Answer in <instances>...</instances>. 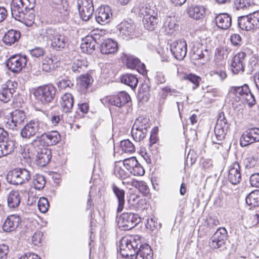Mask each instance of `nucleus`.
I'll return each instance as SVG.
<instances>
[{
	"label": "nucleus",
	"instance_id": "2",
	"mask_svg": "<svg viewBox=\"0 0 259 259\" xmlns=\"http://www.w3.org/2000/svg\"><path fill=\"white\" fill-rule=\"evenodd\" d=\"M56 88L52 84L40 86L33 92L35 99L42 105H48L55 98Z\"/></svg>",
	"mask_w": 259,
	"mask_h": 259
},
{
	"label": "nucleus",
	"instance_id": "11",
	"mask_svg": "<svg viewBox=\"0 0 259 259\" xmlns=\"http://www.w3.org/2000/svg\"><path fill=\"white\" fill-rule=\"evenodd\" d=\"M27 61L26 56L15 55L8 59L6 66L12 72L18 73L25 67Z\"/></svg>",
	"mask_w": 259,
	"mask_h": 259
},
{
	"label": "nucleus",
	"instance_id": "7",
	"mask_svg": "<svg viewBox=\"0 0 259 259\" xmlns=\"http://www.w3.org/2000/svg\"><path fill=\"white\" fill-rule=\"evenodd\" d=\"M35 149L34 153L29 155L30 158H33L35 156V161L37 165L40 166H46L52 158V152L51 149L44 146L33 147Z\"/></svg>",
	"mask_w": 259,
	"mask_h": 259
},
{
	"label": "nucleus",
	"instance_id": "35",
	"mask_svg": "<svg viewBox=\"0 0 259 259\" xmlns=\"http://www.w3.org/2000/svg\"><path fill=\"white\" fill-rule=\"evenodd\" d=\"M121 82L130 87L132 89H135L138 84V80L137 77L132 74H126L120 78Z\"/></svg>",
	"mask_w": 259,
	"mask_h": 259
},
{
	"label": "nucleus",
	"instance_id": "39",
	"mask_svg": "<svg viewBox=\"0 0 259 259\" xmlns=\"http://www.w3.org/2000/svg\"><path fill=\"white\" fill-rule=\"evenodd\" d=\"M41 68L44 71L46 72H51L54 70L55 68V65L53 59L48 57L44 59L41 62Z\"/></svg>",
	"mask_w": 259,
	"mask_h": 259
},
{
	"label": "nucleus",
	"instance_id": "6",
	"mask_svg": "<svg viewBox=\"0 0 259 259\" xmlns=\"http://www.w3.org/2000/svg\"><path fill=\"white\" fill-rule=\"evenodd\" d=\"M228 238V233L225 228H219L211 236L209 242L210 248L213 249H218L220 251L227 249L226 246V241Z\"/></svg>",
	"mask_w": 259,
	"mask_h": 259
},
{
	"label": "nucleus",
	"instance_id": "40",
	"mask_svg": "<svg viewBox=\"0 0 259 259\" xmlns=\"http://www.w3.org/2000/svg\"><path fill=\"white\" fill-rule=\"evenodd\" d=\"M228 130L220 128L219 127H214L215 139H212V143L221 145L223 140L225 139Z\"/></svg>",
	"mask_w": 259,
	"mask_h": 259
},
{
	"label": "nucleus",
	"instance_id": "34",
	"mask_svg": "<svg viewBox=\"0 0 259 259\" xmlns=\"http://www.w3.org/2000/svg\"><path fill=\"white\" fill-rule=\"evenodd\" d=\"M229 92L237 97L243 98L247 93H250V89L247 84H244L241 86L232 87L229 90Z\"/></svg>",
	"mask_w": 259,
	"mask_h": 259
},
{
	"label": "nucleus",
	"instance_id": "54",
	"mask_svg": "<svg viewBox=\"0 0 259 259\" xmlns=\"http://www.w3.org/2000/svg\"><path fill=\"white\" fill-rule=\"evenodd\" d=\"M121 162L115 163L114 169V173L116 177L121 179H125L128 176V173L125 171L119 164Z\"/></svg>",
	"mask_w": 259,
	"mask_h": 259
},
{
	"label": "nucleus",
	"instance_id": "8",
	"mask_svg": "<svg viewBox=\"0 0 259 259\" xmlns=\"http://www.w3.org/2000/svg\"><path fill=\"white\" fill-rule=\"evenodd\" d=\"M141 221L139 214L131 212H124L118 220L119 228L123 230H130L137 226Z\"/></svg>",
	"mask_w": 259,
	"mask_h": 259
},
{
	"label": "nucleus",
	"instance_id": "50",
	"mask_svg": "<svg viewBox=\"0 0 259 259\" xmlns=\"http://www.w3.org/2000/svg\"><path fill=\"white\" fill-rule=\"evenodd\" d=\"M120 148L125 153H132L135 151V147L133 144L128 139L120 142Z\"/></svg>",
	"mask_w": 259,
	"mask_h": 259
},
{
	"label": "nucleus",
	"instance_id": "12",
	"mask_svg": "<svg viewBox=\"0 0 259 259\" xmlns=\"http://www.w3.org/2000/svg\"><path fill=\"white\" fill-rule=\"evenodd\" d=\"M43 123L37 120H31L21 130V135L24 138L29 139L37 133L42 131Z\"/></svg>",
	"mask_w": 259,
	"mask_h": 259
},
{
	"label": "nucleus",
	"instance_id": "17",
	"mask_svg": "<svg viewBox=\"0 0 259 259\" xmlns=\"http://www.w3.org/2000/svg\"><path fill=\"white\" fill-rule=\"evenodd\" d=\"M101 38L99 34L94 33L91 36H87L83 39L81 44L80 48L83 52L88 54H92L95 51L96 44H99L98 41Z\"/></svg>",
	"mask_w": 259,
	"mask_h": 259
},
{
	"label": "nucleus",
	"instance_id": "32",
	"mask_svg": "<svg viewBox=\"0 0 259 259\" xmlns=\"http://www.w3.org/2000/svg\"><path fill=\"white\" fill-rule=\"evenodd\" d=\"M21 200L18 191H11L7 197L8 205L11 208H16L20 205Z\"/></svg>",
	"mask_w": 259,
	"mask_h": 259
},
{
	"label": "nucleus",
	"instance_id": "64",
	"mask_svg": "<svg viewBox=\"0 0 259 259\" xmlns=\"http://www.w3.org/2000/svg\"><path fill=\"white\" fill-rule=\"evenodd\" d=\"M251 186L259 188V173H254L250 177L249 180Z\"/></svg>",
	"mask_w": 259,
	"mask_h": 259
},
{
	"label": "nucleus",
	"instance_id": "10",
	"mask_svg": "<svg viewBox=\"0 0 259 259\" xmlns=\"http://www.w3.org/2000/svg\"><path fill=\"white\" fill-rule=\"evenodd\" d=\"M79 15L83 21H88L94 11L93 0H77Z\"/></svg>",
	"mask_w": 259,
	"mask_h": 259
},
{
	"label": "nucleus",
	"instance_id": "44",
	"mask_svg": "<svg viewBox=\"0 0 259 259\" xmlns=\"http://www.w3.org/2000/svg\"><path fill=\"white\" fill-rule=\"evenodd\" d=\"M150 87L146 83H142L139 89V96L143 100L147 101L150 97Z\"/></svg>",
	"mask_w": 259,
	"mask_h": 259
},
{
	"label": "nucleus",
	"instance_id": "28",
	"mask_svg": "<svg viewBox=\"0 0 259 259\" xmlns=\"http://www.w3.org/2000/svg\"><path fill=\"white\" fill-rule=\"evenodd\" d=\"M187 13L190 17L196 20H199L204 17L205 8L200 5L192 6L187 9Z\"/></svg>",
	"mask_w": 259,
	"mask_h": 259
},
{
	"label": "nucleus",
	"instance_id": "56",
	"mask_svg": "<svg viewBox=\"0 0 259 259\" xmlns=\"http://www.w3.org/2000/svg\"><path fill=\"white\" fill-rule=\"evenodd\" d=\"M164 26L165 29H168L169 30H175L179 27L174 17H167L164 23Z\"/></svg>",
	"mask_w": 259,
	"mask_h": 259
},
{
	"label": "nucleus",
	"instance_id": "36",
	"mask_svg": "<svg viewBox=\"0 0 259 259\" xmlns=\"http://www.w3.org/2000/svg\"><path fill=\"white\" fill-rule=\"evenodd\" d=\"M246 203L252 207L259 206V191L256 190L250 192L245 199Z\"/></svg>",
	"mask_w": 259,
	"mask_h": 259
},
{
	"label": "nucleus",
	"instance_id": "33",
	"mask_svg": "<svg viewBox=\"0 0 259 259\" xmlns=\"http://www.w3.org/2000/svg\"><path fill=\"white\" fill-rule=\"evenodd\" d=\"M74 103L73 98L70 93H65L62 97L61 105L65 113L71 112Z\"/></svg>",
	"mask_w": 259,
	"mask_h": 259
},
{
	"label": "nucleus",
	"instance_id": "30",
	"mask_svg": "<svg viewBox=\"0 0 259 259\" xmlns=\"http://www.w3.org/2000/svg\"><path fill=\"white\" fill-rule=\"evenodd\" d=\"M21 37L19 31L11 29L8 30L3 38L4 43L8 46H11L17 42Z\"/></svg>",
	"mask_w": 259,
	"mask_h": 259
},
{
	"label": "nucleus",
	"instance_id": "19",
	"mask_svg": "<svg viewBox=\"0 0 259 259\" xmlns=\"http://www.w3.org/2000/svg\"><path fill=\"white\" fill-rule=\"evenodd\" d=\"M119 30L118 36L123 39H128L133 36L135 32V26L133 23L127 21L121 22L117 26Z\"/></svg>",
	"mask_w": 259,
	"mask_h": 259
},
{
	"label": "nucleus",
	"instance_id": "58",
	"mask_svg": "<svg viewBox=\"0 0 259 259\" xmlns=\"http://www.w3.org/2000/svg\"><path fill=\"white\" fill-rule=\"evenodd\" d=\"M37 206L40 212L46 213L48 210L49 207L48 199L45 197L40 198L38 201Z\"/></svg>",
	"mask_w": 259,
	"mask_h": 259
},
{
	"label": "nucleus",
	"instance_id": "57",
	"mask_svg": "<svg viewBox=\"0 0 259 259\" xmlns=\"http://www.w3.org/2000/svg\"><path fill=\"white\" fill-rule=\"evenodd\" d=\"M128 238V241L131 242H129L132 246H133V255H135V253L137 252L138 249L139 248L140 245L142 244L141 243L140 239V237L138 235L135 236L134 237H127Z\"/></svg>",
	"mask_w": 259,
	"mask_h": 259
},
{
	"label": "nucleus",
	"instance_id": "47",
	"mask_svg": "<svg viewBox=\"0 0 259 259\" xmlns=\"http://www.w3.org/2000/svg\"><path fill=\"white\" fill-rule=\"evenodd\" d=\"M254 143L252 135H250L249 130L244 132L240 138V145L241 147H245Z\"/></svg>",
	"mask_w": 259,
	"mask_h": 259
},
{
	"label": "nucleus",
	"instance_id": "31",
	"mask_svg": "<svg viewBox=\"0 0 259 259\" xmlns=\"http://www.w3.org/2000/svg\"><path fill=\"white\" fill-rule=\"evenodd\" d=\"M136 254V259H152L153 253L150 246L147 244H140Z\"/></svg>",
	"mask_w": 259,
	"mask_h": 259
},
{
	"label": "nucleus",
	"instance_id": "41",
	"mask_svg": "<svg viewBox=\"0 0 259 259\" xmlns=\"http://www.w3.org/2000/svg\"><path fill=\"white\" fill-rule=\"evenodd\" d=\"M93 81L92 77L88 74H82L79 77V85L82 90H87L91 85Z\"/></svg>",
	"mask_w": 259,
	"mask_h": 259
},
{
	"label": "nucleus",
	"instance_id": "22",
	"mask_svg": "<svg viewBox=\"0 0 259 259\" xmlns=\"http://www.w3.org/2000/svg\"><path fill=\"white\" fill-rule=\"evenodd\" d=\"M237 21L239 28L242 30L248 31L256 28L253 14L240 16Z\"/></svg>",
	"mask_w": 259,
	"mask_h": 259
},
{
	"label": "nucleus",
	"instance_id": "49",
	"mask_svg": "<svg viewBox=\"0 0 259 259\" xmlns=\"http://www.w3.org/2000/svg\"><path fill=\"white\" fill-rule=\"evenodd\" d=\"M56 32L55 30L48 27L40 30L39 31V35L43 38L46 39L47 40H50L51 41L52 39L54 37Z\"/></svg>",
	"mask_w": 259,
	"mask_h": 259
},
{
	"label": "nucleus",
	"instance_id": "51",
	"mask_svg": "<svg viewBox=\"0 0 259 259\" xmlns=\"http://www.w3.org/2000/svg\"><path fill=\"white\" fill-rule=\"evenodd\" d=\"M184 79L188 80L190 82L192 83L193 84L192 89L195 90L199 87L201 78L195 74L189 73L185 75Z\"/></svg>",
	"mask_w": 259,
	"mask_h": 259
},
{
	"label": "nucleus",
	"instance_id": "45",
	"mask_svg": "<svg viewBox=\"0 0 259 259\" xmlns=\"http://www.w3.org/2000/svg\"><path fill=\"white\" fill-rule=\"evenodd\" d=\"M60 91L72 89L74 87V83L68 78L61 79L56 83Z\"/></svg>",
	"mask_w": 259,
	"mask_h": 259
},
{
	"label": "nucleus",
	"instance_id": "24",
	"mask_svg": "<svg viewBox=\"0 0 259 259\" xmlns=\"http://www.w3.org/2000/svg\"><path fill=\"white\" fill-rule=\"evenodd\" d=\"M51 6L54 12L60 17L68 14V4L66 0H52Z\"/></svg>",
	"mask_w": 259,
	"mask_h": 259
},
{
	"label": "nucleus",
	"instance_id": "53",
	"mask_svg": "<svg viewBox=\"0 0 259 259\" xmlns=\"http://www.w3.org/2000/svg\"><path fill=\"white\" fill-rule=\"evenodd\" d=\"M138 161L135 157H132L124 159L121 164L130 172L138 164Z\"/></svg>",
	"mask_w": 259,
	"mask_h": 259
},
{
	"label": "nucleus",
	"instance_id": "42",
	"mask_svg": "<svg viewBox=\"0 0 259 259\" xmlns=\"http://www.w3.org/2000/svg\"><path fill=\"white\" fill-rule=\"evenodd\" d=\"M132 185L138 189L144 196H147L150 193V189L144 181H136L133 182Z\"/></svg>",
	"mask_w": 259,
	"mask_h": 259
},
{
	"label": "nucleus",
	"instance_id": "23",
	"mask_svg": "<svg viewBox=\"0 0 259 259\" xmlns=\"http://www.w3.org/2000/svg\"><path fill=\"white\" fill-rule=\"evenodd\" d=\"M112 16V13L111 8L108 6H105L98 9L96 20L98 23L104 25L110 21Z\"/></svg>",
	"mask_w": 259,
	"mask_h": 259
},
{
	"label": "nucleus",
	"instance_id": "3",
	"mask_svg": "<svg viewBox=\"0 0 259 259\" xmlns=\"http://www.w3.org/2000/svg\"><path fill=\"white\" fill-rule=\"evenodd\" d=\"M155 8H151L144 5L140 8L139 13L144 16L143 24L145 29L149 30H154L157 26L159 19L157 17V12Z\"/></svg>",
	"mask_w": 259,
	"mask_h": 259
},
{
	"label": "nucleus",
	"instance_id": "63",
	"mask_svg": "<svg viewBox=\"0 0 259 259\" xmlns=\"http://www.w3.org/2000/svg\"><path fill=\"white\" fill-rule=\"evenodd\" d=\"M231 43L236 47H239L242 44L241 36L238 34L234 33L230 37Z\"/></svg>",
	"mask_w": 259,
	"mask_h": 259
},
{
	"label": "nucleus",
	"instance_id": "5",
	"mask_svg": "<svg viewBox=\"0 0 259 259\" xmlns=\"http://www.w3.org/2000/svg\"><path fill=\"white\" fill-rule=\"evenodd\" d=\"M60 140V134L56 131H52L37 137V139L33 140L31 144L33 147H38L39 145L48 147L56 145Z\"/></svg>",
	"mask_w": 259,
	"mask_h": 259
},
{
	"label": "nucleus",
	"instance_id": "21",
	"mask_svg": "<svg viewBox=\"0 0 259 259\" xmlns=\"http://www.w3.org/2000/svg\"><path fill=\"white\" fill-rule=\"evenodd\" d=\"M51 45L57 51H61L68 45V38L64 33L56 32L52 39Z\"/></svg>",
	"mask_w": 259,
	"mask_h": 259
},
{
	"label": "nucleus",
	"instance_id": "29",
	"mask_svg": "<svg viewBox=\"0 0 259 259\" xmlns=\"http://www.w3.org/2000/svg\"><path fill=\"white\" fill-rule=\"evenodd\" d=\"M112 190L118 200L117 211L120 212L123 210L125 203V191L117 187L115 184L112 185Z\"/></svg>",
	"mask_w": 259,
	"mask_h": 259
},
{
	"label": "nucleus",
	"instance_id": "62",
	"mask_svg": "<svg viewBox=\"0 0 259 259\" xmlns=\"http://www.w3.org/2000/svg\"><path fill=\"white\" fill-rule=\"evenodd\" d=\"M134 176H141L145 174V170L143 166L138 162L135 167L130 171Z\"/></svg>",
	"mask_w": 259,
	"mask_h": 259
},
{
	"label": "nucleus",
	"instance_id": "20",
	"mask_svg": "<svg viewBox=\"0 0 259 259\" xmlns=\"http://www.w3.org/2000/svg\"><path fill=\"white\" fill-rule=\"evenodd\" d=\"M228 179L233 185H237L242 180L239 163L236 161L231 164L228 168Z\"/></svg>",
	"mask_w": 259,
	"mask_h": 259
},
{
	"label": "nucleus",
	"instance_id": "14",
	"mask_svg": "<svg viewBox=\"0 0 259 259\" xmlns=\"http://www.w3.org/2000/svg\"><path fill=\"white\" fill-rule=\"evenodd\" d=\"M246 54L244 52L236 54L231 60L230 69L234 74L243 73L245 70Z\"/></svg>",
	"mask_w": 259,
	"mask_h": 259
},
{
	"label": "nucleus",
	"instance_id": "27",
	"mask_svg": "<svg viewBox=\"0 0 259 259\" xmlns=\"http://www.w3.org/2000/svg\"><path fill=\"white\" fill-rule=\"evenodd\" d=\"M217 26L222 29H228L232 24V17L227 13H221L215 18Z\"/></svg>",
	"mask_w": 259,
	"mask_h": 259
},
{
	"label": "nucleus",
	"instance_id": "52",
	"mask_svg": "<svg viewBox=\"0 0 259 259\" xmlns=\"http://www.w3.org/2000/svg\"><path fill=\"white\" fill-rule=\"evenodd\" d=\"M147 133L146 130H140L132 127V136L136 142H139L144 139Z\"/></svg>",
	"mask_w": 259,
	"mask_h": 259
},
{
	"label": "nucleus",
	"instance_id": "18",
	"mask_svg": "<svg viewBox=\"0 0 259 259\" xmlns=\"http://www.w3.org/2000/svg\"><path fill=\"white\" fill-rule=\"evenodd\" d=\"M123 59L126 61L127 68L136 69L138 72L142 74L146 72L145 64L137 57L131 55H125Z\"/></svg>",
	"mask_w": 259,
	"mask_h": 259
},
{
	"label": "nucleus",
	"instance_id": "9",
	"mask_svg": "<svg viewBox=\"0 0 259 259\" xmlns=\"http://www.w3.org/2000/svg\"><path fill=\"white\" fill-rule=\"evenodd\" d=\"M15 142L9 140L7 132L0 127V157L11 154L14 150Z\"/></svg>",
	"mask_w": 259,
	"mask_h": 259
},
{
	"label": "nucleus",
	"instance_id": "48",
	"mask_svg": "<svg viewBox=\"0 0 259 259\" xmlns=\"http://www.w3.org/2000/svg\"><path fill=\"white\" fill-rule=\"evenodd\" d=\"M13 93L14 91L12 88L5 89L2 87L0 90V100L5 103L8 102L12 97Z\"/></svg>",
	"mask_w": 259,
	"mask_h": 259
},
{
	"label": "nucleus",
	"instance_id": "43",
	"mask_svg": "<svg viewBox=\"0 0 259 259\" xmlns=\"http://www.w3.org/2000/svg\"><path fill=\"white\" fill-rule=\"evenodd\" d=\"M253 0H234V8L245 10L253 5Z\"/></svg>",
	"mask_w": 259,
	"mask_h": 259
},
{
	"label": "nucleus",
	"instance_id": "25",
	"mask_svg": "<svg viewBox=\"0 0 259 259\" xmlns=\"http://www.w3.org/2000/svg\"><path fill=\"white\" fill-rule=\"evenodd\" d=\"M118 49L117 42L111 38L103 40L100 46V52L103 54H114Z\"/></svg>",
	"mask_w": 259,
	"mask_h": 259
},
{
	"label": "nucleus",
	"instance_id": "26",
	"mask_svg": "<svg viewBox=\"0 0 259 259\" xmlns=\"http://www.w3.org/2000/svg\"><path fill=\"white\" fill-rule=\"evenodd\" d=\"M21 221V219L19 215H11L7 217L3 225L4 231L10 232L15 230Z\"/></svg>",
	"mask_w": 259,
	"mask_h": 259
},
{
	"label": "nucleus",
	"instance_id": "16",
	"mask_svg": "<svg viewBox=\"0 0 259 259\" xmlns=\"http://www.w3.org/2000/svg\"><path fill=\"white\" fill-rule=\"evenodd\" d=\"M131 99L130 95L125 92H120L118 94L110 97L109 103L119 108H123L128 106Z\"/></svg>",
	"mask_w": 259,
	"mask_h": 259
},
{
	"label": "nucleus",
	"instance_id": "4",
	"mask_svg": "<svg viewBox=\"0 0 259 259\" xmlns=\"http://www.w3.org/2000/svg\"><path fill=\"white\" fill-rule=\"evenodd\" d=\"M30 178V172L27 169L15 168L8 172L6 179L10 184L18 185L28 182Z\"/></svg>",
	"mask_w": 259,
	"mask_h": 259
},
{
	"label": "nucleus",
	"instance_id": "59",
	"mask_svg": "<svg viewBox=\"0 0 259 259\" xmlns=\"http://www.w3.org/2000/svg\"><path fill=\"white\" fill-rule=\"evenodd\" d=\"M132 127L140 130H146L147 131L148 128H149L150 126L146 119H143L141 121L139 119H137Z\"/></svg>",
	"mask_w": 259,
	"mask_h": 259
},
{
	"label": "nucleus",
	"instance_id": "46",
	"mask_svg": "<svg viewBox=\"0 0 259 259\" xmlns=\"http://www.w3.org/2000/svg\"><path fill=\"white\" fill-rule=\"evenodd\" d=\"M129 242L128 238L127 237H123L120 241L119 248L120 249V253L123 256H132L133 254L132 252H127V246Z\"/></svg>",
	"mask_w": 259,
	"mask_h": 259
},
{
	"label": "nucleus",
	"instance_id": "13",
	"mask_svg": "<svg viewBox=\"0 0 259 259\" xmlns=\"http://www.w3.org/2000/svg\"><path fill=\"white\" fill-rule=\"evenodd\" d=\"M25 118L23 111L16 110L11 113L10 117L6 118L4 123L7 127L14 130L24 121Z\"/></svg>",
	"mask_w": 259,
	"mask_h": 259
},
{
	"label": "nucleus",
	"instance_id": "60",
	"mask_svg": "<svg viewBox=\"0 0 259 259\" xmlns=\"http://www.w3.org/2000/svg\"><path fill=\"white\" fill-rule=\"evenodd\" d=\"M229 126V123H228L227 120L225 118L224 115H220L217 121V123L215 127L224 129L225 130H228Z\"/></svg>",
	"mask_w": 259,
	"mask_h": 259
},
{
	"label": "nucleus",
	"instance_id": "55",
	"mask_svg": "<svg viewBox=\"0 0 259 259\" xmlns=\"http://www.w3.org/2000/svg\"><path fill=\"white\" fill-rule=\"evenodd\" d=\"M244 163L247 168H253L259 165L257 158L253 156L247 157L244 160Z\"/></svg>",
	"mask_w": 259,
	"mask_h": 259
},
{
	"label": "nucleus",
	"instance_id": "38",
	"mask_svg": "<svg viewBox=\"0 0 259 259\" xmlns=\"http://www.w3.org/2000/svg\"><path fill=\"white\" fill-rule=\"evenodd\" d=\"M87 62L84 60H75L71 67V69L73 72L75 73H80L84 70L87 67Z\"/></svg>",
	"mask_w": 259,
	"mask_h": 259
},
{
	"label": "nucleus",
	"instance_id": "37",
	"mask_svg": "<svg viewBox=\"0 0 259 259\" xmlns=\"http://www.w3.org/2000/svg\"><path fill=\"white\" fill-rule=\"evenodd\" d=\"M45 184L46 179L43 176L36 174L33 177L32 186L35 189L40 190L44 188Z\"/></svg>",
	"mask_w": 259,
	"mask_h": 259
},
{
	"label": "nucleus",
	"instance_id": "61",
	"mask_svg": "<svg viewBox=\"0 0 259 259\" xmlns=\"http://www.w3.org/2000/svg\"><path fill=\"white\" fill-rule=\"evenodd\" d=\"M9 247L6 244H0V259H8Z\"/></svg>",
	"mask_w": 259,
	"mask_h": 259
},
{
	"label": "nucleus",
	"instance_id": "15",
	"mask_svg": "<svg viewBox=\"0 0 259 259\" xmlns=\"http://www.w3.org/2000/svg\"><path fill=\"white\" fill-rule=\"evenodd\" d=\"M170 51L173 56L179 60H182L186 56L187 45L184 39H179L170 45Z\"/></svg>",
	"mask_w": 259,
	"mask_h": 259
},
{
	"label": "nucleus",
	"instance_id": "1",
	"mask_svg": "<svg viewBox=\"0 0 259 259\" xmlns=\"http://www.w3.org/2000/svg\"><path fill=\"white\" fill-rule=\"evenodd\" d=\"M35 3L36 0H13L11 3L12 17L27 25H31L34 20L32 11Z\"/></svg>",
	"mask_w": 259,
	"mask_h": 259
}]
</instances>
